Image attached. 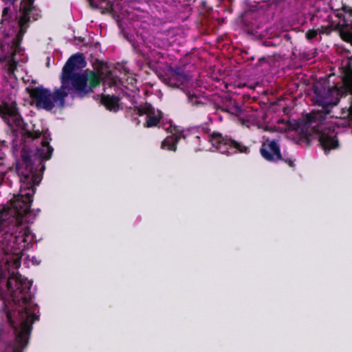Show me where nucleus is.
<instances>
[{"label":"nucleus","mask_w":352,"mask_h":352,"mask_svg":"<svg viewBox=\"0 0 352 352\" xmlns=\"http://www.w3.org/2000/svg\"><path fill=\"white\" fill-rule=\"evenodd\" d=\"M38 212L0 208V300L3 301L10 328L8 340H0L3 352H22L28 345L32 324L39 319L38 307L30 292L32 282L18 273L23 252L34 241L28 223Z\"/></svg>","instance_id":"1"},{"label":"nucleus","mask_w":352,"mask_h":352,"mask_svg":"<svg viewBox=\"0 0 352 352\" xmlns=\"http://www.w3.org/2000/svg\"><path fill=\"white\" fill-rule=\"evenodd\" d=\"M0 83V116L12 129L16 137L12 140L14 151L21 148V160L16 165L17 174L21 182L19 195L7 205L1 208H9L14 212L30 210L35 186L41 181V173L45 170L44 161L51 158L53 148L50 145V133L47 129L40 132L28 131L23 129V120L16 107L15 96L10 94L4 97L3 87ZM4 153L0 150V184L4 178Z\"/></svg>","instance_id":"2"},{"label":"nucleus","mask_w":352,"mask_h":352,"mask_svg":"<svg viewBox=\"0 0 352 352\" xmlns=\"http://www.w3.org/2000/svg\"><path fill=\"white\" fill-rule=\"evenodd\" d=\"M34 0H21L20 10L15 19L12 18L10 8H5L3 10L1 32L5 36L4 44L0 43V72L6 80V87L14 89L17 85L14 71L16 63L23 61L25 57L19 58L18 56H23V50L20 43L26 30V23L31 19L37 20L40 16V10L33 6Z\"/></svg>","instance_id":"3"},{"label":"nucleus","mask_w":352,"mask_h":352,"mask_svg":"<svg viewBox=\"0 0 352 352\" xmlns=\"http://www.w3.org/2000/svg\"><path fill=\"white\" fill-rule=\"evenodd\" d=\"M343 87L324 86L316 85L314 87L311 100L322 111L312 112L308 116V125L316 133L320 144L327 155L331 150L338 147L337 132L331 124L325 122L326 116L336 107L344 91L350 94L351 104L348 108V116L352 118V56L345 65V76Z\"/></svg>","instance_id":"4"},{"label":"nucleus","mask_w":352,"mask_h":352,"mask_svg":"<svg viewBox=\"0 0 352 352\" xmlns=\"http://www.w3.org/2000/svg\"><path fill=\"white\" fill-rule=\"evenodd\" d=\"M86 65L83 54L76 53L70 56L63 67L60 87L54 91L43 86L32 89L30 95L36 107L47 111H51L54 107L63 108L68 95L73 98H83L89 93L91 89L87 85V74L81 72Z\"/></svg>","instance_id":"5"},{"label":"nucleus","mask_w":352,"mask_h":352,"mask_svg":"<svg viewBox=\"0 0 352 352\" xmlns=\"http://www.w3.org/2000/svg\"><path fill=\"white\" fill-rule=\"evenodd\" d=\"M138 37L140 40L137 41L138 50L147 58L151 57L155 59L160 58L161 57L160 50L166 49L169 45L168 40L162 35L146 36L142 32H138Z\"/></svg>","instance_id":"6"},{"label":"nucleus","mask_w":352,"mask_h":352,"mask_svg":"<svg viewBox=\"0 0 352 352\" xmlns=\"http://www.w3.org/2000/svg\"><path fill=\"white\" fill-rule=\"evenodd\" d=\"M208 139L212 146L222 154L229 155L237 151L247 153L248 151V148L241 142H236L228 136H223L217 131L208 133Z\"/></svg>","instance_id":"7"},{"label":"nucleus","mask_w":352,"mask_h":352,"mask_svg":"<svg viewBox=\"0 0 352 352\" xmlns=\"http://www.w3.org/2000/svg\"><path fill=\"white\" fill-rule=\"evenodd\" d=\"M262 157L268 162H275L278 160H284L280 153V145L276 140L266 139L260 148ZM289 166H294V162L292 159L285 160Z\"/></svg>","instance_id":"8"},{"label":"nucleus","mask_w":352,"mask_h":352,"mask_svg":"<svg viewBox=\"0 0 352 352\" xmlns=\"http://www.w3.org/2000/svg\"><path fill=\"white\" fill-rule=\"evenodd\" d=\"M191 80V78L185 74L184 68L181 67H170L168 76L164 78L168 86L180 87L182 90L190 84Z\"/></svg>","instance_id":"9"},{"label":"nucleus","mask_w":352,"mask_h":352,"mask_svg":"<svg viewBox=\"0 0 352 352\" xmlns=\"http://www.w3.org/2000/svg\"><path fill=\"white\" fill-rule=\"evenodd\" d=\"M137 113L140 116H144V125L146 127L156 126L162 119V113L155 109L150 103L145 102L137 108Z\"/></svg>","instance_id":"10"},{"label":"nucleus","mask_w":352,"mask_h":352,"mask_svg":"<svg viewBox=\"0 0 352 352\" xmlns=\"http://www.w3.org/2000/svg\"><path fill=\"white\" fill-rule=\"evenodd\" d=\"M166 130L170 131V135H168L162 142L161 148L168 151H175L177 144L181 138L185 139L186 134L180 127L173 126L172 122L168 123V126L165 127Z\"/></svg>","instance_id":"11"},{"label":"nucleus","mask_w":352,"mask_h":352,"mask_svg":"<svg viewBox=\"0 0 352 352\" xmlns=\"http://www.w3.org/2000/svg\"><path fill=\"white\" fill-rule=\"evenodd\" d=\"M305 6L309 7L308 12L314 16H318V14L320 11H324L327 9V6L323 0H309L305 2Z\"/></svg>","instance_id":"12"},{"label":"nucleus","mask_w":352,"mask_h":352,"mask_svg":"<svg viewBox=\"0 0 352 352\" xmlns=\"http://www.w3.org/2000/svg\"><path fill=\"white\" fill-rule=\"evenodd\" d=\"M118 98L113 94H102L101 101L102 103L110 111H117L118 109Z\"/></svg>","instance_id":"13"},{"label":"nucleus","mask_w":352,"mask_h":352,"mask_svg":"<svg viewBox=\"0 0 352 352\" xmlns=\"http://www.w3.org/2000/svg\"><path fill=\"white\" fill-rule=\"evenodd\" d=\"M98 78L100 80L103 81V85L104 87V91L106 92L107 90V85H109V87L112 89H116L117 86V82H118V78L115 77L111 72H109L108 74H107L106 76H103L102 74L98 76Z\"/></svg>","instance_id":"14"},{"label":"nucleus","mask_w":352,"mask_h":352,"mask_svg":"<svg viewBox=\"0 0 352 352\" xmlns=\"http://www.w3.org/2000/svg\"><path fill=\"white\" fill-rule=\"evenodd\" d=\"M339 25L349 28L352 30V10L344 11L343 14L339 13Z\"/></svg>","instance_id":"15"},{"label":"nucleus","mask_w":352,"mask_h":352,"mask_svg":"<svg viewBox=\"0 0 352 352\" xmlns=\"http://www.w3.org/2000/svg\"><path fill=\"white\" fill-rule=\"evenodd\" d=\"M188 95V101L192 105L199 104L203 103V98L200 97L199 95L197 94L194 91H186Z\"/></svg>","instance_id":"16"},{"label":"nucleus","mask_w":352,"mask_h":352,"mask_svg":"<svg viewBox=\"0 0 352 352\" xmlns=\"http://www.w3.org/2000/svg\"><path fill=\"white\" fill-rule=\"evenodd\" d=\"M291 126L288 122H285L284 120H280L278 122V125L274 126V131L279 133H285L289 131Z\"/></svg>","instance_id":"17"},{"label":"nucleus","mask_w":352,"mask_h":352,"mask_svg":"<svg viewBox=\"0 0 352 352\" xmlns=\"http://www.w3.org/2000/svg\"><path fill=\"white\" fill-rule=\"evenodd\" d=\"M225 110L232 114L241 116L242 113V109L240 107L236 105L234 102H231L230 104L228 106Z\"/></svg>","instance_id":"18"},{"label":"nucleus","mask_w":352,"mask_h":352,"mask_svg":"<svg viewBox=\"0 0 352 352\" xmlns=\"http://www.w3.org/2000/svg\"><path fill=\"white\" fill-rule=\"evenodd\" d=\"M342 39L352 45V32L349 30H342L340 32Z\"/></svg>","instance_id":"19"},{"label":"nucleus","mask_w":352,"mask_h":352,"mask_svg":"<svg viewBox=\"0 0 352 352\" xmlns=\"http://www.w3.org/2000/svg\"><path fill=\"white\" fill-rule=\"evenodd\" d=\"M318 35V31L316 30H309L306 33V38L309 41H311Z\"/></svg>","instance_id":"20"},{"label":"nucleus","mask_w":352,"mask_h":352,"mask_svg":"<svg viewBox=\"0 0 352 352\" xmlns=\"http://www.w3.org/2000/svg\"><path fill=\"white\" fill-rule=\"evenodd\" d=\"M31 261L34 265H38L41 263V261L38 260L37 258L35 256L32 257Z\"/></svg>","instance_id":"21"},{"label":"nucleus","mask_w":352,"mask_h":352,"mask_svg":"<svg viewBox=\"0 0 352 352\" xmlns=\"http://www.w3.org/2000/svg\"><path fill=\"white\" fill-rule=\"evenodd\" d=\"M0 337L2 338V339H4L5 337H6V333L4 332V331H3L1 334H0Z\"/></svg>","instance_id":"22"},{"label":"nucleus","mask_w":352,"mask_h":352,"mask_svg":"<svg viewBox=\"0 0 352 352\" xmlns=\"http://www.w3.org/2000/svg\"><path fill=\"white\" fill-rule=\"evenodd\" d=\"M129 16L131 19H133V18H134V15L133 14H129Z\"/></svg>","instance_id":"23"},{"label":"nucleus","mask_w":352,"mask_h":352,"mask_svg":"<svg viewBox=\"0 0 352 352\" xmlns=\"http://www.w3.org/2000/svg\"><path fill=\"white\" fill-rule=\"evenodd\" d=\"M124 71H125L126 72H129V70H126V69H124Z\"/></svg>","instance_id":"24"},{"label":"nucleus","mask_w":352,"mask_h":352,"mask_svg":"<svg viewBox=\"0 0 352 352\" xmlns=\"http://www.w3.org/2000/svg\"><path fill=\"white\" fill-rule=\"evenodd\" d=\"M203 149H205V148L203 147V148H199V150H203Z\"/></svg>","instance_id":"25"}]
</instances>
